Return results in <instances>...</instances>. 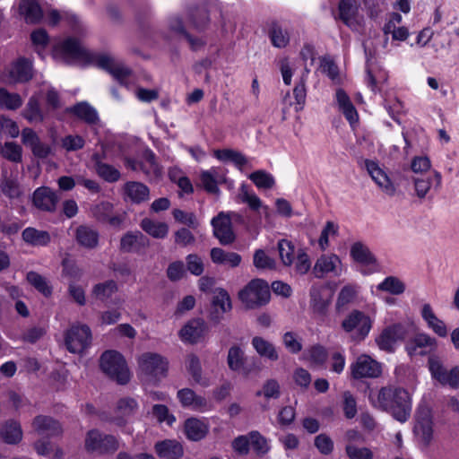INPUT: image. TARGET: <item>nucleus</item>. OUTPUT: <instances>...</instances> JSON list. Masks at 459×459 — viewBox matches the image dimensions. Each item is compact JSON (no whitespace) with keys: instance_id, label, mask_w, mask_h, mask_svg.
Wrapping results in <instances>:
<instances>
[{"instance_id":"obj_1","label":"nucleus","mask_w":459,"mask_h":459,"mask_svg":"<svg viewBox=\"0 0 459 459\" xmlns=\"http://www.w3.org/2000/svg\"><path fill=\"white\" fill-rule=\"evenodd\" d=\"M372 405L390 413L396 420L405 422L411 412V398L407 390L394 385L384 386L369 396Z\"/></svg>"},{"instance_id":"obj_2","label":"nucleus","mask_w":459,"mask_h":459,"mask_svg":"<svg viewBox=\"0 0 459 459\" xmlns=\"http://www.w3.org/2000/svg\"><path fill=\"white\" fill-rule=\"evenodd\" d=\"M271 293L268 283L262 279L250 281L238 291V299L248 309H254L266 305Z\"/></svg>"},{"instance_id":"obj_3","label":"nucleus","mask_w":459,"mask_h":459,"mask_svg":"<svg viewBox=\"0 0 459 459\" xmlns=\"http://www.w3.org/2000/svg\"><path fill=\"white\" fill-rule=\"evenodd\" d=\"M100 368L111 379L125 385L130 380V372L124 357L116 351H107L100 357Z\"/></svg>"},{"instance_id":"obj_4","label":"nucleus","mask_w":459,"mask_h":459,"mask_svg":"<svg viewBox=\"0 0 459 459\" xmlns=\"http://www.w3.org/2000/svg\"><path fill=\"white\" fill-rule=\"evenodd\" d=\"M372 323L369 316L359 309H353L342 321L341 327L351 334L353 341L361 342L368 335Z\"/></svg>"},{"instance_id":"obj_5","label":"nucleus","mask_w":459,"mask_h":459,"mask_svg":"<svg viewBox=\"0 0 459 459\" xmlns=\"http://www.w3.org/2000/svg\"><path fill=\"white\" fill-rule=\"evenodd\" d=\"M84 448L88 453H95L100 455H112L119 448V441L113 435L91 429L86 433Z\"/></svg>"},{"instance_id":"obj_6","label":"nucleus","mask_w":459,"mask_h":459,"mask_svg":"<svg viewBox=\"0 0 459 459\" xmlns=\"http://www.w3.org/2000/svg\"><path fill=\"white\" fill-rule=\"evenodd\" d=\"M138 365L142 377L146 381L158 380L165 377L168 370V362L160 354L145 352L138 359Z\"/></svg>"},{"instance_id":"obj_7","label":"nucleus","mask_w":459,"mask_h":459,"mask_svg":"<svg viewBox=\"0 0 459 459\" xmlns=\"http://www.w3.org/2000/svg\"><path fill=\"white\" fill-rule=\"evenodd\" d=\"M91 339V331L86 325H73L65 333V343L71 353H82L90 347Z\"/></svg>"},{"instance_id":"obj_8","label":"nucleus","mask_w":459,"mask_h":459,"mask_svg":"<svg viewBox=\"0 0 459 459\" xmlns=\"http://www.w3.org/2000/svg\"><path fill=\"white\" fill-rule=\"evenodd\" d=\"M240 215L235 212H221L212 218L211 223L213 228V234L221 245H230L235 240V234L232 230V219L238 220Z\"/></svg>"},{"instance_id":"obj_9","label":"nucleus","mask_w":459,"mask_h":459,"mask_svg":"<svg viewBox=\"0 0 459 459\" xmlns=\"http://www.w3.org/2000/svg\"><path fill=\"white\" fill-rule=\"evenodd\" d=\"M415 417L414 434L422 444L427 446L432 440L434 432L431 411L425 405L420 406Z\"/></svg>"},{"instance_id":"obj_10","label":"nucleus","mask_w":459,"mask_h":459,"mask_svg":"<svg viewBox=\"0 0 459 459\" xmlns=\"http://www.w3.org/2000/svg\"><path fill=\"white\" fill-rule=\"evenodd\" d=\"M32 78V65L30 61L21 57L8 65L2 74L6 83L25 82Z\"/></svg>"},{"instance_id":"obj_11","label":"nucleus","mask_w":459,"mask_h":459,"mask_svg":"<svg viewBox=\"0 0 459 459\" xmlns=\"http://www.w3.org/2000/svg\"><path fill=\"white\" fill-rule=\"evenodd\" d=\"M365 167L372 180L385 195L394 196L396 194L397 187L395 184L377 162L367 160L365 161Z\"/></svg>"},{"instance_id":"obj_12","label":"nucleus","mask_w":459,"mask_h":459,"mask_svg":"<svg viewBox=\"0 0 459 459\" xmlns=\"http://www.w3.org/2000/svg\"><path fill=\"white\" fill-rule=\"evenodd\" d=\"M429 368L432 377L442 385H447L452 388L459 387V368L455 367L451 370H446L439 359L430 357L429 359Z\"/></svg>"},{"instance_id":"obj_13","label":"nucleus","mask_w":459,"mask_h":459,"mask_svg":"<svg viewBox=\"0 0 459 459\" xmlns=\"http://www.w3.org/2000/svg\"><path fill=\"white\" fill-rule=\"evenodd\" d=\"M351 374L356 379L377 377L381 373L380 365L369 356L362 354L351 365Z\"/></svg>"},{"instance_id":"obj_14","label":"nucleus","mask_w":459,"mask_h":459,"mask_svg":"<svg viewBox=\"0 0 459 459\" xmlns=\"http://www.w3.org/2000/svg\"><path fill=\"white\" fill-rule=\"evenodd\" d=\"M22 142L38 159H46L52 154L50 145L41 142L37 133L31 128L27 127L22 131Z\"/></svg>"},{"instance_id":"obj_15","label":"nucleus","mask_w":459,"mask_h":459,"mask_svg":"<svg viewBox=\"0 0 459 459\" xmlns=\"http://www.w3.org/2000/svg\"><path fill=\"white\" fill-rule=\"evenodd\" d=\"M359 4L356 0H342L339 4V17L342 22L352 30H359L362 17L359 14Z\"/></svg>"},{"instance_id":"obj_16","label":"nucleus","mask_w":459,"mask_h":459,"mask_svg":"<svg viewBox=\"0 0 459 459\" xmlns=\"http://www.w3.org/2000/svg\"><path fill=\"white\" fill-rule=\"evenodd\" d=\"M208 332L206 323L200 318L188 321L179 331V336L185 342L197 343L204 339Z\"/></svg>"},{"instance_id":"obj_17","label":"nucleus","mask_w":459,"mask_h":459,"mask_svg":"<svg viewBox=\"0 0 459 459\" xmlns=\"http://www.w3.org/2000/svg\"><path fill=\"white\" fill-rule=\"evenodd\" d=\"M325 290L321 287H312L310 290V308L313 315L324 321L328 315L332 303L331 297L325 294Z\"/></svg>"},{"instance_id":"obj_18","label":"nucleus","mask_w":459,"mask_h":459,"mask_svg":"<svg viewBox=\"0 0 459 459\" xmlns=\"http://www.w3.org/2000/svg\"><path fill=\"white\" fill-rule=\"evenodd\" d=\"M177 397L184 408H188L197 411H206L210 410V404L207 400L197 394L190 388H182L178 391Z\"/></svg>"},{"instance_id":"obj_19","label":"nucleus","mask_w":459,"mask_h":459,"mask_svg":"<svg viewBox=\"0 0 459 459\" xmlns=\"http://www.w3.org/2000/svg\"><path fill=\"white\" fill-rule=\"evenodd\" d=\"M231 309V300L228 292L223 289H217L213 292L210 319L219 323L223 315Z\"/></svg>"},{"instance_id":"obj_20","label":"nucleus","mask_w":459,"mask_h":459,"mask_svg":"<svg viewBox=\"0 0 459 459\" xmlns=\"http://www.w3.org/2000/svg\"><path fill=\"white\" fill-rule=\"evenodd\" d=\"M412 182L416 195L419 198L423 199L427 196L432 186L435 189L440 188L442 176L438 171L433 170L431 174L427 176L413 177Z\"/></svg>"},{"instance_id":"obj_21","label":"nucleus","mask_w":459,"mask_h":459,"mask_svg":"<svg viewBox=\"0 0 459 459\" xmlns=\"http://www.w3.org/2000/svg\"><path fill=\"white\" fill-rule=\"evenodd\" d=\"M98 65L108 71L119 83L125 84L131 75V70L123 63L109 56H101L98 59Z\"/></svg>"},{"instance_id":"obj_22","label":"nucleus","mask_w":459,"mask_h":459,"mask_svg":"<svg viewBox=\"0 0 459 459\" xmlns=\"http://www.w3.org/2000/svg\"><path fill=\"white\" fill-rule=\"evenodd\" d=\"M351 255L357 263L368 267L365 273H371L378 269L376 257L369 248L361 242H356L351 246Z\"/></svg>"},{"instance_id":"obj_23","label":"nucleus","mask_w":459,"mask_h":459,"mask_svg":"<svg viewBox=\"0 0 459 459\" xmlns=\"http://www.w3.org/2000/svg\"><path fill=\"white\" fill-rule=\"evenodd\" d=\"M436 347V339L427 333H420L409 341L406 345V350L411 356L425 355L433 351Z\"/></svg>"},{"instance_id":"obj_24","label":"nucleus","mask_w":459,"mask_h":459,"mask_svg":"<svg viewBox=\"0 0 459 459\" xmlns=\"http://www.w3.org/2000/svg\"><path fill=\"white\" fill-rule=\"evenodd\" d=\"M32 428L39 435L55 437L62 433L58 421L49 416L39 415L32 420Z\"/></svg>"},{"instance_id":"obj_25","label":"nucleus","mask_w":459,"mask_h":459,"mask_svg":"<svg viewBox=\"0 0 459 459\" xmlns=\"http://www.w3.org/2000/svg\"><path fill=\"white\" fill-rule=\"evenodd\" d=\"M246 359L245 352L239 346L233 345L229 349L227 364L230 369L248 377L251 368L246 366Z\"/></svg>"},{"instance_id":"obj_26","label":"nucleus","mask_w":459,"mask_h":459,"mask_svg":"<svg viewBox=\"0 0 459 459\" xmlns=\"http://www.w3.org/2000/svg\"><path fill=\"white\" fill-rule=\"evenodd\" d=\"M57 200L56 193L48 187H39L33 193V204L42 211H54L56 209Z\"/></svg>"},{"instance_id":"obj_27","label":"nucleus","mask_w":459,"mask_h":459,"mask_svg":"<svg viewBox=\"0 0 459 459\" xmlns=\"http://www.w3.org/2000/svg\"><path fill=\"white\" fill-rule=\"evenodd\" d=\"M19 13L25 22L30 24L39 22L43 17V12L38 0H21Z\"/></svg>"},{"instance_id":"obj_28","label":"nucleus","mask_w":459,"mask_h":459,"mask_svg":"<svg viewBox=\"0 0 459 459\" xmlns=\"http://www.w3.org/2000/svg\"><path fill=\"white\" fill-rule=\"evenodd\" d=\"M124 193L132 203L140 204L149 200L150 190L141 182L130 181L124 185Z\"/></svg>"},{"instance_id":"obj_29","label":"nucleus","mask_w":459,"mask_h":459,"mask_svg":"<svg viewBox=\"0 0 459 459\" xmlns=\"http://www.w3.org/2000/svg\"><path fill=\"white\" fill-rule=\"evenodd\" d=\"M341 260L335 255H323L317 259L315 266L314 273L317 278L323 277L329 273H340L339 266Z\"/></svg>"},{"instance_id":"obj_30","label":"nucleus","mask_w":459,"mask_h":459,"mask_svg":"<svg viewBox=\"0 0 459 459\" xmlns=\"http://www.w3.org/2000/svg\"><path fill=\"white\" fill-rule=\"evenodd\" d=\"M184 429L188 439L199 441L207 435L209 427L199 419L189 418L185 421Z\"/></svg>"},{"instance_id":"obj_31","label":"nucleus","mask_w":459,"mask_h":459,"mask_svg":"<svg viewBox=\"0 0 459 459\" xmlns=\"http://www.w3.org/2000/svg\"><path fill=\"white\" fill-rule=\"evenodd\" d=\"M155 451L160 457L166 459H179L184 454L181 444L176 440H164L157 443Z\"/></svg>"},{"instance_id":"obj_32","label":"nucleus","mask_w":459,"mask_h":459,"mask_svg":"<svg viewBox=\"0 0 459 459\" xmlns=\"http://www.w3.org/2000/svg\"><path fill=\"white\" fill-rule=\"evenodd\" d=\"M68 113H72L79 119L89 125H94L99 121L97 110L87 102H80L66 109Z\"/></svg>"},{"instance_id":"obj_33","label":"nucleus","mask_w":459,"mask_h":459,"mask_svg":"<svg viewBox=\"0 0 459 459\" xmlns=\"http://www.w3.org/2000/svg\"><path fill=\"white\" fill-rule=\"evenodd\" d=\"M75 239L80 246L92 249L98 246L99 233L89 226L81 225L76 229Z\"/></svg>"},{"instance_id":"obj_34","label":"nucleus","mask_w":459,"mask_h":459,"mask_svg":"<svg viewBox=\"0 0 459 459\" xmlns=\"http://www.w3.org/2000/svg\"><path fill=\"white\" fill-rule=\"evenodd\" d=\"M55 55L58 53L64 55L65 57L79 58L85 55V50L80 46L79 42L72 38H69L54 48Z\"/></svg>"},{"instance_id":"obj_35","label":"nucleus","mask_w":459,"mask_h":459,"mask_svg":"<svg viewBox=\"0 0 459 459\" xmlns=\"http://www.w3.org/2000/svg\"><path fill=\"white\" fill-rule=\"evenodd\" d=\"M211 259L217 264H228L230 267H237L241 263V256L235 252H226L220 247H213L211 250Z\"/></svg>"},{"instance_id":"obj_36","label":"nucleus","mask_w":459,"mask_h":459,"mask_svg":"<svg viewBox=\"0 0 459 459\" xmlns=\"http://www.w3.org/2000/svg\"><path fill=\"white\" fill-rule=\"evenodd\" d=\"M22 237L24 242L33 247L47 246L50 242V235L48 231L31 227L26 228L22 231Z\"/></svg>"},{"instance_id":"obj_37","label":"nucleus","mask_w":459,"mask_h":459,"mask_svg":"<svg viewBox=\"0 0 459 459\" xmlns=\"http://www.w3.org/2000/svg\"><path fill=\"white\" fill-rule=\"evenodd\" d=\"M401 330L400 325H393L385 329L377 339L379 348L385 351H392L396 340L401 337Z\"/></svg>"},{"instance_id":"obj_38","label":"nucleus","mask_w":459,"mask_h":459,"mask_svg":"<svg viewBox=\"0 0 459 459\" xmlns=\"http://www.w3.org/2000/svg\"><path fill=\"white\" fill-rule=\"evenodd\" d=\"M140 226L147 234L155 238H165L169 233V226L166 222L155 221L149 218L142 220Z\"/></svg>"},{"instance_id":"obj_39","label":"nucleus","mask_w":459,"mask_h":459,"mask_svg":"<svg viewBox=\"0 0 459 459\" xmlns=\"http://www.w3.org/2000/svg\"><path fill=\"white\" fill-rule=\"evenodd\" d=\"M252 345L261 357H264L273 361L279 359V355L274 345L265 339L255 336L252 339Z\"/></svg>"},{"instance_id":"obj_40","label":"nucleus","mask_w":459,"mask_h":459,"mask_svg":"<svg viewBox=\"0 0 459 459\" xmlns=\"http://www.w3.org/2000/svg\"><path fill=\"white\" fill-rule=\"evenodd\" d=\"M221 179V177L219 173V169L216 168L204 170L200 175L202 186L208 193L212 194H219L220 190L217 185Z\"/></svg>"},{"instance_id":"obj_41","label":"nucleus","mask_w":459,"mask_h":459,"mask_svg":"<svg viewBox=\"0 0 459 459\" xmlns=\"http://www.w3.org/2000/svg\"><path fill=\"white\" fill-rule=\"evenodd\" d=\"M189 22L191 26L198 31L204 30L210 23L209 12L206 7H197L190 11Z\"/></svg>"},{"instance_id":"obj_42","label":"nucleus","mask_w":459,"mask_h":459,"mask_svg":"<svg viewBox=\"0 0 459 459\" xmlns=\"http://www.w3.org/2000/svg\"><path fill=\"white\" fill-rule=\"evenodd\" d=\"M269 38L273 47L285 48L290 42L289 31L278 23H273L269 30Z\"/></svg>"},{"instance_id":"obj_43","label":"nucleus","mask_w":459,"mask_h":459,"mask_svg":"<svg viewBox=\"0 0 459 459\" xmlns=\"http://www.w3.org/2000/svg\"><path fill=\"white\" fill-rule=\"evenodd\" d=\"M186 367L194 381L203 386H207L209 382L202 376V367L199 358L195 354H190L186 358Z\"/></svg>"},{"instance_id":"obj_44","label":"nucleus","mask_w":459,"mask_h":459,"mask_svg":"<svg viewBox=\"0 0 459 459\" xmlns=\"http://www.w3.org/2000/svg\"><path fill=\"white\" fill-rule=\"evenodd\" d=\"M117 291V284L113 280L96 284L92 289V295L95 299L104 301L109 299Z\"/></svg>"},{"instance_id":"obj_45","label":"nucleus","mask_w":459,"mask_h":459,"mask_svg":"<svg viewBox=\"0 0 459 459\" xmlns=\"http://www.w3.org/2000/svg\"><path fill=\"white\" fill-rule=\"evenodd\" d=\"M213 155L221 161H231L239 167L247 163V159L241 152L232 149L215 150Z\"/></svg>"},{"instance_id":"obj_46","label":"nucleus","mask_w":459,"mask_h":459,"mask_svg":"<svg viewBox=\"0 0 459 459\" xmlns=\"http://www.w3.org/2000/svg\"><path fill=\"white\" fill-rule=\"evenodd\" d=\"M1 437L8 444H17L22 440V431L17 422H10L1 429Z\"/></svg>"},{"instance_id":"obj_47","label":"nucleus","mask_w":459,"mask_h":459,"mask_svg":"<svg viewBox=\"0 0 459 459\" xmlns=\"http://www.w3.org/2000/svg\"><path fill=\"white\" fill-rule=\"evenodd\" d=\"M377 288L378 290L393 295H401L405 290V284L397 277L388 276Z\"/></svg>"},{"instance_id":"obj_48","label":"nucleus","mask_w":459,"mask_h":459,"mask_svg":"<svg viewBox=\"0 0 459 459\" xmlns=\"http://www.w3.org/2000/svg\"><path fill=\"white\" fill-rule=\"evenodd\" d=\"M239 197L241 201L247 204L252 210L257 211L262 208L264 213L267 215L269 211L268 206L263 205L262 201L256 195L249 193L246 185H241Z\"/></svg>"},{"instance_id":"obj_49","label":"nucleus","mask_w":459,"mask_h":459,"mask_svg":"<svg viewBox=\"0 0 459 459\" xmlns=\"http://www.w3.org/2000/svg\"><path fill=\"white\" fill-rule=\"evenodd\" d=\"M22 105V100L18 93L9 92L0 88V107L9 110L18 109Z\"/></svg>"},{"instance_id":"obj_50","label":"nucleus","mask_w":459,"mask_h":459,"mask_svg":"<svg viewBox=\"0 0 459 459\" xmlns=\"http://www.w3.org/2000/svg\"><path fill=\"white\" fill-rule=\"evenodd\" d=\"M24 117L30 123H40L44 120L39 103L36 98L31 97L23 110Z\"/></svg>"},{"instance_id":"obj_51","label":"nucleus","mask_w":459,"mask_h":459,"mask_svg":"<svg viewBox=\"0 0 459 459\" xmlns=\"http://www.w3.org/2000/svg\"><path fill=\"white\" fill-rule=\"evenodd\" d=\"M248 178L258 188L271 189L275 185L273 175L265 170H256L251 173Z\"/></svg>"},{"instance_id":"obj_52","label":"nucleus","mask_w":459,"mask_h":459,"mask_svg":"<svg viewBox=\"0 0 459 459\" xmlns=\"http://www.w3.org/2000/svg\"><path fill=\"white\" fill-rule=\"evenodd\" d=\"M356 289L351 285L344 286L339 292L335 303V309L341 312L345 309L346 306L351 303L356 298Z\"/></svg>"},{"instance_id":"obj_53","label":"nucleus","mask_w":459,"mask_h":459,"mask_svg":"<svg viewBox=\"0 0 459 459\" xmlns=\"http://www.w3.org/2000/svg\"><path fill=\"white\" fill-rule=\"evenodd\" d=\"M95 171L99 177L109 183L118 181L121 177L120 171L117 169L105 162H98Z\"/></svg>"},{"instance_id":"obj_54","label":"nucleus","mask_w":459,"mask_h":459,"mask_svg":"<svg viewBox=\"0 0 459 459\" xmlns=\"http://www.w3.org/2000/svg\"><path fill=\"white\" fill-rule=\"evenodd\" d=\"M167 36L169 38L183 37L186 32L181 17L177 14L169 17L167 21Z\"/></svg>"},{"instance_id":"obj_55","label":"nucleus","mask_w":459,"mask_h":459,"mask_svg":"<svg viewBox=\"0 0 459 459\" xmlns=\"http://www.w3.org/2000/svg\"><path fill=\"white\" fill-rule=\"evenodd\" d=\"M278 250L280 258L284 265L290 266L293 264L294 257L297 255L294 252V246L290 241L281 239L278 242Z\"/></svg>"},{"instance_id":"obj_56","label":"nucleus","mask_w":459,"mask_h":459,"mask_svg":"<svg viewBox=\"0 0 459 459\" xmlns=\"http://www.w3.org/2000/svg\"><path fill=\"white\" fill-rule=\"evenodd\" d=\"M30 40L35 51L41 56L49 43V37L44 29H37L31 32Z\"/></svg>"},{"instance_id":"obj_57","label":"nucleus","mask_w":459,"mask_h":459,"mask_svg":"<svg viewBox=\"0 0 459 459\" xmlns=\"http://www.w3.org/2000/svg\"><path fill=\"white\" fill-rule=\"evenodd\" d=\"M263 395L265 399H278L281 395V385L275 379H268L262 389L256 392V396Z\"/></svg>"},{"instance_id":"obj_58","label":"nucleus","mask_w":459,"mask_h":459,"mask_svg":"<svg viewBox=\"0 0 459 459\" xmlns=\"http://www.w3.org/2000/svg\"><path fill=\"white\" fill-rule=\"evenodd\" d=\"M345 453L349 459H373V451L367 446H357L353 444H347Z\"/></svg>"},{"instance_id":"obj_59","label":"nucleus","mask_w":459,"mask_h":459,"mask_svg":"<svg viewBox=\"0 0 459 459\" xmlns=\"http://www.w3.org/2000/svg\"><path fill=\"white\" fill-rule=\"evenodd\" d=\"M27 281L34 286L44 296L51 295L52 290L48 284L46 279L36 272H29L26 276Z\"/></svg>"},{"instance_id":"obj_60","label":"nucleus","mask_w":459,"mask_h":459,"mask_svg":"<svg viewBox=\"0 0 459 459\" xmlns=\"http://www.w3.org/2000/svg\"><path fill=\"white\" fill-rule=\"evenodd\" d=\"M0 187L3 194L10 199L19 198L22 194L18 182L7 177L4 178Z\"/></svg>"},{"instance_id":"obj_61","label":"nucleus","mask_w":459,"mask_h":459,"mask_svg":"<svg viewBox=\"0 0 459 459\" xmlns=\"http://www.w3.org/2000/svg\"><path fill=\"white\" fill-rule=\"evenodd\" d=\"M22 147L13 142L5 143L1 147L2 156L13 162H20L22 160Z\"/></svg>"},{"instance_id":"obj_62","label":"nucleus","mask_w":459,"mask_h":459,"mask_svg":"<svg viewBox=\"0 0 459 459\" xmlns=\"http://www.w3.org/2000/svg\"><path fill=\"white\" fill-rule=\"evenodd\" d=\"M172 215L176 221L186 225L191 229L195 230L199 226V222L194 212H186L180 209H174L172 211Z\"/></svg>"},{"instance_id":"obj_63","label":"nucleus","mask_w":459,"mask_h":459,"mask_svg":"<svg viewBox=\"0 0 459 459\" xmlns=\"http://www.w3.org/2000/svg\"><path fill=\"white\" fill-rule=\"evenodd\" d=\"M431 169V161L428 156H415L411 162V169L417 176H423Z\"/></svg>"},{"instance_id":"obj_64","label":"nucleus","mask_w":459,"mask_h":459,"mask_svg":"<svg viewBox=\"0 0 459 459\" xmlns=\"http://www.w3.org/2000/svg\"><path fill=\"white\" fill-rule=\"evenodd\" d=\"M84 139L78 134H68L61 139V146L66 152H76L83 148Z\"/></svg>"}]
</instances>
